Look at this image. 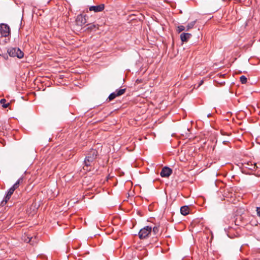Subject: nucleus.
I'll use <instances>...</instances> for the list:
<instances>
[{"label":"nucleus","mask_w":260,"mask_h":260,"mask_svg":"<svg viewBox=\"0 0 260 260\" xmlns=\"http://www.w3.org/2000/svg\"><path fill=\"white\" fill-rule=\"evenodd\" d=\"M41 1H42V3H46L47 4H49V3L50 2V1L51 0H41Z\"/></svg>","instance_id":"4be33fe9"},{"label":"nucleus","mask_w":260,"mask_h":260,"mask_svg":"<svg viewBox=\"0 0 260 260\" xmlns=\"http://www.w3.org/2000/svg\"><path fill=\"white\" fill-rule=\"evenodd\" d=\"M196 23V21H193L188 23L186 26V31H188L189 29L192 28Z\"/></svg>","instance_id":"4468645a"},{"label":"nucleus","mask_w":260,"mask_h":260,"mask_svg":"<svg viewBox=\"0 0 260 260\" xmlns=\"http://www.w3.org/2000/svg\"><path fill=\"white\" fill-rule=\"evenodd\" d=\"M6 100L5 99H2L0 101V103L1 104H2V106L4 108H8L10 105V103H6Z\"/></svg>","instance_id":"dca6fc26"},{"label":"nucleus","mask_w":260,"mask_h":260,"mask_svg":"<svg viewBox=\"0 0 260 260\" xmlns=\"http://www.w3.org/2000/svg\"><path fill=\"white\" fill-rule=\"evenodd\" d=\"M98 155V151L96 149H91L88 153L87 154L84 161L83 169L86 171H90V169L89 167H90L94 164L95 159L97 158Z\"/></svg>","instance_id":"f257e3e1"},{"label":"nucleus","mask_w":260,"mask_h":260,"mask_svg":"<svg viewBox=\"0 0 260 260\" xmlns=\"http://www.w3.org/2000/svg\"><path fill=\"white\" fill-rule=\"evenodd\" d=\"M105 5L101 4L97 6H92L89 7V10L90 11H94V12H102L104 10Z\"/></svg>","instance_id":"0eeeda50"},{"label":"nucleus","mask_w":260,"mask_h":260,"mask_svg":"<svg viewBox=\"0 0 260 260\" xmlns=\"http://www.w3.org/2000/svg\"><path fill=\"white\" fill-rule=\"evenodd\" d=\"M126 91V88L120 89L116 90L115 92L117 94V96H119L122 94H123Z\"/></svg>","instance_id":"2eb2a0df"},{"label":"nucleus","mask_w":260,"mask_h":260,"mask_svg":"<svg viewBox=\"0 0 260 260\" xmlns=\"http://www.w3.org/2000/svg\"><path fill=\"white\" fill-rule=\"evenodd\" d=\"M87 27L86 29V30L91 31L93 30H96V29L98 28V25H95L94 24H88L87 25Z\"/></svg>","instance_id":"9b49d317"},{"label":"nucleus","mask_w":260,"mask_h":260,"mask_svg":"<svg viewBox=\"0 0 260 260\" xmlns=\"http://www.w3.org/2000/svg\"><path fill=\"white\" fill-rule=\"evenodd\" d=\"M86 16L80 14L77 16L76 19V24L78 26H82L87 22Z\"/></svg>","instance_id":"39448f33"},{"label":"nucleus","mask_w":260,"mask_h":260,"mask_svg":"<svg viewBox=\"0 0 260 260\" xmlns=\"http://www.w3.org/2000/svg\"><path fill=\"white\" fill-rule=\"evenodd\" d=\"M191 37V34L189 33L183 32L180 35V39L183 42H187Z\"/></svg>","instance_id":"1a4fd4ad"},{"label":"nucleus","mask_w":260,"mask_h":260,"mask_svg":"<svg viewBox=\"0 0 260 260\" xmlns=\"http://www.w3.org/2000/svg\"><path fill=\"white\" fill-rule=\"evenodd\" d=\"M15 189H14L13 187H11L9 190L8 191L6 196L5 197L4 200L2 202V204L4 205L6 204L8 201L10 199L11 196L14 193V191H15Z\"/></svg>","instance_id":"6e6552de"},{"label":"nucleus","mask_w":260,"mask_h":260,"mask_svg":"<svg viewBox=\"0 0 260 260\" xmlns=\"http://www.w3.org/2000/svg\"><path fill=\"white\" fill-rule=\"evenodd\" d=\"M172 173V170L168 167H164L160 173L162 177H169Z\"/></svg>","instance_id":"423d86ee"},{"label":"nucleus","mask_w":260,"mask_h":260,"mask_svg":"<svg viewBox=\"0 0 260 260\" xmlns=\"http://www.w3.org/2000/svg\"><path fill=\"white\" fill-rule=\"evenodd\" d=\"M240 80L241 83L245 84L247 82V79L245 76H242L240 78Z\"/></svg>","instance_id":"aec40b11"},{"label":"nucleus","mask_w":260,"mask_h":260,"mask_svg":"<svg viewBox=\"0 0 260 260\" xmlns=\"http://www.w3.org/2000/svg\"><path fill=\"white\" fill-rule=\"evenodd\" d=\"M152 232L153 233L154 235H156L159 234V226H155L153 228Z\"/></svg>","instance_id":"a211bd4d"},{"label":"nucleus","mask_w":260,"mask_h":260,"mask_svg":"<svg viewBox=\"0 0 260 260\" xmlns=\"http://www.w3.org/2000/svg\"><path fill=\"white\" fill-rule=\"evenodd\" d=\"M247 165V166L246 167V168L252 171L256 170L258 168V167L256 165V164L254 163L252 164L251 162H248Z\"/></svg>","instance_id":"f8f14e48"},{"label":"nucleus","mask_w":260,"mask_h":260,"mask_svg":"<svg viewBox=\"0 0 260 260\" xmlns=\"http://www.w3.org/2000/svg\"><path fill=\"white\" fill-rule=\"evenodd\" d=\"M10 28L6 24H0V44L4 45L10 40Z\"/></svg>","instance_id":"f03ea898"},{"label":"nucleus","mask_w":260,"mask_h":260,"mask_svg":"<svg viewBox=\"0 0 260 260\" xmlns=\"http://www.w3.org/2000/svg\"><path fill=\"white\" fill-rule=\"evenodd\" d=\"M203 83V80L201 81L200 83H199V85L198 87L201 86Z\"/></svg>","instance_id":"5701e85b"},{"label":"nucleus","mask_w":260,"mask_h":260,"mask_svg":"<svg viewBox=\"0 0 260 260\" xmlns=\"http://www.w3.org/2000/svg\"><path fill=\"white\" fill-rule=\"evenodd\" d=\"M116 97H117V94H116L115 92H112L111 93L109 97H108V99H109V101H111L113 100H114L115 98H116Z\"/></svg>","instance_id":"f3484780"},{"label":"nucleus","mask_w":260,"mask_h":260,"mask_svg":"<svg viewBox=\"0 0 260 260\" xmlns=\"http://www.w3.org/2000/svg\"><path fill=\"white\" fill-rule=\"evenodd\" d=\"M23 177H21L16 181V182L12 186L14 189H16L19 186L20 184L23 182Z\"/></svg>","instance_id":"ddd939ff"},{"label":"nucleus","mask_w":260,"mask_h":260,"mask_svg":"<svg viewBox=\"0 0 260 260\" xmlns=\"http://www.w3.org/2000/svg\"><path fill=\"white\" fill-rule=\"evenodd\" d=\"M7 52L11 57L22 58L24 56V53L17 47H11L8 49Z\"/></svg>","instance_id":"7ed1b4c3"},{"label":"nucleus","mask_w":260,"mask_h":260,"mask_svg":"<svg viewBox=\"0 0 260 260\" xmlns=\"http://www.w3.org/2000/svg\"><path fill=\"white\" fill-rule=\"evenodd\" d=\"M184 30H186V28H185V26H184L183 25H179L177 27V31L178 33H180L181 31H182Z\"/></svg>","instance_id":"6ab92c4d"},{"label":"nucleus","mask_w":260,"mask_h":260,"mask_svg":"<svg viewBox=\"0 0 260 260\" xmlns=\"http://www.w3.org/2000/svg\"><path fill=\"white\" fill-rule=\"evenodd\" d=\"M189 208L187 206H184L181 207L180 212L183 215H187L189 213Z\"/></svg>","instance_id":"9d476101"},{"label":"nucleus","mask_w":260,"mask_h":260,"mask_svg":"<svg viewBox=\"0 0 260 260\" xmlns=\"http://www.w3.org/2000/svg\"><path fill=\"white\" fill-rule=\"evenodd\" d=\"M152 227L146 226L141 229L139 232L138 235L140 239L146 238L152 232Z\"/></svg>","instance_id":"20e7f679"},{"label":"nucleus","mask_w":260,"mask_h":260,"mask_svg":"<svg viewBox=\"0 0 260 260\" xmlns=\"http://www.w3.org/2000/svg\"><path fill=\"white\" fill-rule=\"evenodd\" d=\"M257 214L260 216V207H257L256 208Z\"/></svg>","instance_id":"412c9836"}]
</instances>
